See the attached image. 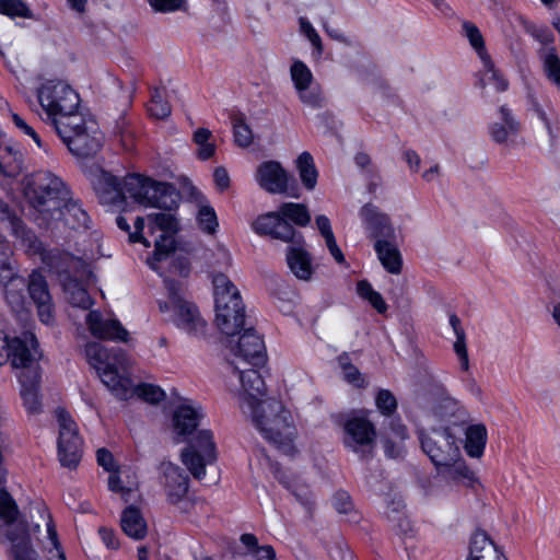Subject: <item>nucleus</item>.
Wrapping results in <instances>:
<instances>
[{"label": "nucleus", "instance_id": "f257e3e1", "mask_svg": "<svg viewBox=\"0 0 560 560\" xmlns=\"http://www.w3.org/2000/svg\"><path fill=\"white\" fill-rule=\"evenodd\" d=\"M84 353L102 383L118 399L127 400L137 395L144 401L158 404L165 398L164 390L156 385L143 383L132 387L131 380L120 373V369L126 364V354L122 349L116 347L107 349L100 342H90L85 346Z\"/></svg>", "mask_w": 560, "mask_h": 560}, {"label": "nucleus", "instance_id": "f03ea898", "mask_svg": "<svg viewBox=\"0 0 560 560\" xmlns=\"http://www.w3.org/2000/svg\"><path fill=\"white\" fill-rule=\"evenodd\" d=\"M70 191L62 179L49 171H38L25 177L24 196L37 212L39 226L49 228L56 212Z\"/></svg>", "mask_w": 560, "mask_h": 560}, {"label": "nucleus", "instance_id": "7ed1b4c3", "mask_svg": "<svg viewBox=\"0 0 560 560\" xmlns=\"http://www.w3.org/2000/svg\"><path fill=\"white\" fill-rule=\"evenodd\" d=\"M261 435L275 444L283 453L293 451V439L295 427L293 418L281 401L275 398H267L260 404V408L249 413Z\"/></svg>", "mask_w": 560, "mask_h": 560}, {"label": "nucleus", "instance_id": "20e7f679", "mask_svg": "<svg viewBox=\"0 0 560 560\" xmlns=\"http://www.w3.org/2000/svg\"><path fill=\"white\" fill-rule=\"evenodd\" d=\"M122 203L128 199L143 207L172 211L178 207L179 194L167 183H160L137 174L127 175L121 182Z\"/></svg>", "mask_w": 560, "mask_h": 560}, {"label": "nucleus", "instance_id": "39448f33", "mask_svg": "<svg viewBox=\"0 0 560 560\" xmlns=\"http://www.w3.org/2000/svg\"><path fill=\"white\" fill-rule=\"evenodd\" d=\"M39 105L47 115L54 129L60 128V122L79 115L80 96L71 85L61 80H46L36 90Z\"/></svg>", "mask_w": 560, "mask_h": 560}, {"label": "nucleus", "instance_id": "423d86ee", "mask_svg": "<svg viewBox=\"0 0 560 560\" xmlns=\"http://www.w3.org/2000/svg\"><path fill=\"white\" fill-rule=\"evenodd\" d=\"M56 132L69 151L79 158L94 156L103 145L98 124L83 114L74 115L67 124L61 121Z\"/></svg>", "mask_w": 560, "mask_h": 560}, {"label": "nucleus", "instance_id": "0eeeda50", "mask_svg": "<svg viewBox=\"0 0 560 560\" xmlns=\"http://www.w3.org/2000/svg\"><path fill=\"white\" fill-rule=\"evenodd\" d=\"M457 433L451 425L442 430L432 425L429 433L423 429L418 430L421 448L438 469H441L442 465L453 464L459 457Z\"/></svg>", "mask_w": 560, "mask_h": 560}, {"label": "nucleus", "instance_id": "6e6552de", "mask_svg": "<svg viewBox=\"0 0 560 560\" xmlns=\"http://www.w3.org/2000/svg\"><path fill=\"white\" fill-rule=\"evenodd\" d=\"M168 302H159L161 312L173 311V323L182 330L192 336L205 332L206 322L200 316L197 306L182 298L173 283H167Z\"/></svg>", "mask_w": 560, "mask_h": 560}, {"label": "nucleus", "instance_id": "1a4fd4ad", "mask_svg": "<svg viewBox=\"0 0 560 560\" xmlns=\"http://www.w3.org/2000/svg\"><path fill=\"white\" fill-rule=\"evenodd\" d=\"M56 416L59 424L58 459L61 466L74 469L82 458L83 440L79 434L77 423L66 410L58 409Z\"/></svg>", "mask_w": 560, "mask_h": 560}, {"label": "nucleus", "instance_id": "9d476101", "mask_svg": "<svg viewBox=\"0 0 560 560\" xmlns=\"http://www.w3.org/2000/svg\"><path fill=\"white\" fill-rule=\"evenodd\" d=\"M180 458L186 468L201 480L206 476V466L217 460L215 444L210 430H200L182 451Z\"/></svg>", "mask_w": 560, "mask_h": 560}, {"label": "nucleus", "instance_id": "9b49d317", "mask_svg": "<svg viewBox=\"0 0 560 560\" xmlns=\"http://www.w3.org/2000/svg\"><path fill=\"white\" fill-rule=\"evenodd\" d=\"M148 230L151 234L155 230L162 233L154 240V252L147 259L149 267L160 273L159 264L166 259L175 249L173 234L177 232V221L172 213H153L148 215Z\"/></svg>", "mask_w": 560, "mask_h": 560}, {"label": "nucleus", "instance_id": "f8f14e48", "mask_svg": "<svg viewBox=\"0 0 560 560\" xmlns=\"http://www.w3.org/2000/svg\"><path fill=\"white\" fill-rule=\"evenodd\" d=\"M255 179L260 188L269 194H288L298 198L294 179L278 161H265L260 163L255 173Z\"/></svg>", "mask_w": 560, "mask_h": 560}, {"label": "nucleus", "instance_id": "ddd939ff", "mask_svg": "<svg viewBox=\"0 0 560 560\" xmlns=\"http://www.w3.org/2000/svg\"><path fill=\"white\" fill-rule=\"evenodd\" d=\"M38 359V343L34 334L26 331L20 337L11 338L9 360L13 368L21 369L20 373L39 370Z\"/></svg>", "mask_w": 560, "mask_h": 560}, {"label": "nucleus", "instance_id": "4468645a", "mask_svg": "<svg viewBox=\"0 0 560 560\" xmlns=\"http://www.w3.org/2000/svg\"><path fill=\"white\" fill-rule=\"evenodd\" d=\"M253 230L259 235L302 245L303 236L278 212H268L258 217L253 223Z\"/></svg>", "mask_w": 560, "mask_h": 560}, {"label": "nucleus", "instance_id": "2eb2a0df", "mask_svg": "<svg viewBox=\"0 0 560 560\" xmlns=\"http://www.w3.org/2000/svg\"><path fill=\"white\" fill-rule=\"evenodd\" d=\"M345 446L358 453L364 448H371L376 439L374 424L364 416H353L343 423Z\"/></svg>", "mask_w": 560, "mask_h": 560}, {"label": "nucleus", "instance_id": "dca6fc26", "mask_svg": "<svg viewBox=\"0 0 560 560\" xmlns=\"http://www.w3.org/2000/svg\"><path fill=\"white\" fill-rule=\"evenodd\" d=\"M359 218L362 222L368 237L375 240H395L396 233L390 218L381 209L369 202L359 210Z\"/></svg>", "mask_w": 560, "mask_h": 560}, {"label": "nucleus", "instance_id": "f3484780", "mask_svg": "<svg viewBox=\"0 0 560 560\" xmlns=\"http://www.w3.org/2000/svg\"><path fill=\"white\" fill-rule=\"evenodd\" d=\"M26 289L36 305L39 320L45 325H52L55 323V306L45 277L34 270L28 277Z\"/></svg>", "mask_w": 560, "mask_h": 560}, {"label": "nucleus", "instance_id": "a211bd4d", "mask_svg": "<svg viewBox=\"0 0 560 560\" xmlns=\"http://www.w3.org/2000/svg\"><path fill=\"white\" fill-rule=\"evenodd\" d=\"M235 372L238 373V377L244 390L241 400V408L244 412L250 413L252 411L260 408V404L266 399H261L265 395V381L257 370L248 369L240 371L238 368H234Z\"/></svg>", "mask_w": 560, "mask_h": 560}, {"label": "nucleus", "instance_id": "6ab92c4d", "mask_svg": "<svg viewBox=\"0 0 560 560\" xmlns=\"http://www.w3.org/2000/svg\"><path fill=\"white\" fill-rule=\"evenodd\" d=\"M86 325L95 338L121 342L128 340L129 334L121 323L116 318L104 319L98 311H91L86 315Z\"/></svg>", "mask_w": 560, "mask_h": 560}, {"label": "nucleus", "instance_id": "aec40b11", "mask_svg": "<svg viewBox=\"0 0 560 560\" xmlns=\"http://www.w3.org/2000/svg\"><path fill=\"white\" fill-rule=\"evenodd\" d=\"M92 184L101 203L108 206L122 205L121 182L116 176L100 170L94 175Z\"/></svg>", "mask_w": 560, "mask_h": 560}, {"label": "nucleus", "instance_id": "412c9836", "mask_svg": "<svg viewBox=\"0 0 560 560\" xmlns=\"http://www.w3.org/2000/svg\"><path fill=\"white\" fill-rule=\"evenodd\" d=\"M235 354L253 365L264 363L266 347L261 336L253 328L246 329L238 339Z\"/></svg>", "mask_w": 560, "mask_h": 560}, {"label": "nucleus", "instance_id": "4be33fe9", "mask_svg": "<svg viewBox=\"0 0 560 560\" xmlns=\"http://www.w3.org/2000/svg\"><path fill=\"white\" fill-rule=\"evenodd\" d=\"M45 259L47 266L58 277L60 283L67 278L77 277L84 267L81 258L59 250L50 252Z\"/></svg>", "mask_w": 560, "mask_h": 560}, {"label": "nucleus", "instance_id": "5701e85b", "mask_svg": "<svg viewBox=\"0 0 560 560\" xmlns=\"http://www.w3.org/2000/svg\"><path fill=\"white\" fill-rule=\"evenodd\" d=\"M212 284L214 290L215 312H221V319L225 317L224 314L228 305H234L237 307L242 304V298L233 284V282L223 273H215L212 278Z\"/></svg>", "mask_w": 560, "mask_h": 560}, {"label": "nucleus", "instance_id": "b1692460", "mask_svg": "<svg viewBox=\"0 0 560 560\" xmlns=\"http://www.w3.org/2000/svg\"><path fill=\"white\" fill-rule=\"evenodd\" d=\"M201 407L191 402L179 405L173 413V428L177 436L190 435L199 425L202 418Z\"/></svg>", "mask_w": 560, "mask_h": 560}, {"label": "nucleus", "instance_id": "393cba45", "mask_svg": "<svg viewBox=\"0 0 560 560\" xmlns=\"http://www.w3.org/2000/svg\"><path fill=\"white\" fill-rule=\"evenodd\" d=\"M464 416L465 411L458 401L450 397L440 400L432 407V417L442 423L440 428H436L438 430L451 425L454 432L463 431Z\"/></svg>", "mask_w": 560, "mask_h": 560}, {"label": "nucleus", "instance_id": "a878e982", "mask_svg": "<svg viewBox=\"0 0 560 560\" xmlns=\"http://www.w3.org/2000/svg\"><path fill=\"white\" fill-rule=\"evenodd\" d=\"M60 219L71 230H88L91 224L90 215L82 208L80 201L72 199L70 195L58 208L54 221Z\"/></svg>", "mask_w": 560, "mask_h": 560}, {"label": "nucleus", "instance_id": "bb28decb", "mask_svg": "<svg viewBox=\"0 0 560 560\" xmlns=\"http://www.w3.org/2000/svg\"><path fill=\"white\" fill-rule=\"evenodd\" d=\"M161 470L164 477V486L170 501L175 503L180 500L188 491V477L180 467L171 462L161 464Z\"/></svg>", "mask_w": 560, "mask_h": 560}, {"label": "nucleus", "instance_id": "cd10ccee", "mask_svg": "<svg viewBox=\"0 0 560 560\" xmlns=\"http://www.w3.org/2000/svg\"><path fill=\"white\" fill-rule=\"evenodd\" d=\"M18 377L21 383V397L25 409L28 413H38L42 409L38 396L40 371L31 370L27 373H20Z\"/></svg>", "mask_w": 560, "mask_h": 560}, {"label": "nucleus", "instance_id": "c85d7f7f", "mask_svg": "<svg viewBox=\"0 0 560 560\" xmlns=\"http://www.w3.org/2000/svg\"><path fill=\"white\" fill-rule=\"evenodd\" d=\"M0 288L7 304L14 313H21L26 308V281L23 277L14 272L11 278L0 281Z\"/></svg>", "mask_w": 560, "mask_h": 560}, {"label": "nucleus", "instance_id": "c756f323", "mask_svg": "<svg viewBox=\"0 0 560 560\" xmlns=\"http://www.w3.org/2000/svg\"><path fill=\"white\" fill-rule=\"evenodd\" d=\"M285 260L290 271L302 281H310L314 273L311 254L301 245H291L287 249Z\"/></svg>", "mask_w": 560, "mask_h": 560}, {"label": "nucleus", "instance_id": "7c9ffc66", "mask_svg": "<svg viewBox=\"0 0 560 560\" xmlns=\"http://www.w3.org/2000/svg\"><path fill=\"white\" fill-rule=\"evenodd\" d=\"M500 121L493 122L489 126L491 139L497 143H505L509 139L517 136L520 131V124L511 114L506 106H501L499 109Z\"/></svg>", "mask_w": 560, "mask_h": 560}, {"label": "nucleus", "instance_id": "2f4dec72", "mask_svg": "<svg viewBox=\"0 0 560 560\" xmlns=\"http://www.w3.org/2000/svg\"><path fill=\"white\" fill-rule=\"evenodd\" d=\"M501 552L485 532L477 530L469 541V555L466 560H497Z\"/></svg>", "mask_w": 560, "mask_h": 560}, {"label": "nucleus", "instance_id": "473e14b6", "mask_svg": "<svg viewBox=\"0 0 560 560\" xmlns=\"http://www.w3.org/2000/svg\"><path fill=\"white\" fill-rule=\"evenodd\" d=\"M394 241L377 240L374 243V249L384 269L389 273L398 275L402 268V258Z\"/></svg>", "mask_w": 560, "mask_h": 560}, {"label": "nucleus", "instance_id": "72a5a7b5", "mask_svg": "<svg viewBox=\"0 0 560 560\" xmlns=\"http://www.w3.org/2000/svg\"><path fill=\"white\" fill-rule=\"evenodd\" d=\"M122 532L135 540H141L147 536L148 525L139 509L126 508L120 516Z\"/></svg>", "mask_w": 560, "mask_h": 560}, {"label": "nucleus", "instance_id": "f704fd0d", "mask_svg": "<svg viewBox=\"0 0 560 560\" xmlns=\"http://www.w3.org/2000/svg\"><path fill=\"white\" fill-rule=\"evenodd\" d=\"M221 312H215V323L219 329L229 336H233L240 331L245 323V307L244 304H240L237 307L234 305H228L224 314L226 315L221 319Z\"/></svg>", "mask_w": 560, "mask_h": 560}, {"label": "nucleus", "instance_id": "c9c22d12", "mask_svg": "<svg viewBox=\"0 0 560 560\" xmlns=\"http://www.w3.org/2000/svg\"><path fill=\"white\" fill-rule=\"evenodd\" d=\"M8 538L12 544L13 560H39L26 529H22L20 533L9 532Z\"/></svg>", "mask_w": 560, "mask_h": 560}, {"label": "nucleus", "instance_id": "e433bc0d", "mask_svg": "<svg viewBox=\"0 0 560 560\" xmlns=\"http://www.w3.org/2000/svg\"><path fill=\"white\" fill-rule=\"evenodd\" d=\"M67 301L74 307L89 310L93 305L89 292L77 277L66 279L61 283Z\"/></svg>", "mask_w": 560, "mask_h": 560}, {"label": "nucleus", "instance_id": "4c0bfd02", "mask_svg": "<svg viewBox=\"0 0 560 560\" xmlns=\"http://www.w3.org/2000/svg\"><path fill=\"white\" fill-rule=\"evenodd\" d=\"M465 451L466 453L474 458H479L486 447L487 443V429L483 424H471L465 429Z\"/></svg>", "mask_w": 560, "mask_h": 560}, {"label": "nucleus", "instance_id": "58836bf2", "mask_svg": "<svg viewBox=\"0 0 560 560\" xmlns=\"http://www.w3.org/2000/svg\"><path fill=\"white\" fill-rule=\"evenodd\" d=\"M295 167L302 185L307 190H314L317 185L318 171L312 154L307 151L302 152L295 160Z\"/></svg>", "mask_w": 560, "mask_h": 560}, {"label": "nucleus", "instance_id": "ea45409f", "mask_svg": "<svg viewBox=\"0 0 560 560\" xmlns=\"http://www.w3.org/2000/svg\"><path fill=\"white\" fill-rule=\"evenodd\" d=\"M23 171V155L10 147L0 145V176L16 177Z\"/></svg>", "mask_w": 560, "mask_h": 560}, {"label": "nucleus", "instance_id": "a19ab883", "mask_svg": "<svg viewBox=\"0 0 560 560\" xmlns=\"http://www.w3.org/2000/svg\"><path fill=\"white\" fill-rule=\"evenodd\" d=\"M463 34L468 39L470 46L477 52L482 65L491 67V57L488 54L485 45L483 36L476 24L469 21H464L462 24Z\"/></svg>", "mask_w": 560, "mask_h": 560}, {"label": "nucleus", "instance_id": "79ce46f5", "mask_svg": "<svg viewBox=\"0 0 560 560\" xmlns=\"http://www.w3.org/2000/svg\"><path fill=\"white\" fill-rule=\"evenodd\" d=\"M544 73L560 90V58L556 47L545 48L540 52Z\"/></svg>", "mask_w": 560, "mask_h": 560}, {"label": "nucleus", "instance_id": "37998d69", "mask_svg": "<svg viewBox=\"0 0 560 560\" xmlns=\"http://www.w3.org/2000/svg\"><path fill=\"white\" fill-rule=\"evenodd\" d=\"M240 539L255 560H277L275 549L270 545L259 546L255 535L243 534Z\"/></svg>", "mask_w": 560, "mask_h": 560}, {"label": "nucleus", "instance_id": "c03bdc74", "mask_svg": "<svg viewBox=\"0 0 560 560\" xmlns=\"http://www.w3.org/2000/svg\"><path fill=\"white\" fill-rule=\"evenodd\" d=\"M277 212L281 214L287 221L290 220L300 226H305L311 221V215L307 211V208L301 203L285 202L279 208Z\"/></svg>", "mask_w": 560, "mask_h": 560}, {"label": "nucleus", "instance_id": "a18cd8bd", "mask_svg": "<svg viewBox=\"0 0 560 560\" xmlns=\"http://www.w3.org/2000/svg\"><path fill=\"white\" fill-rule=\"evenodd\" d=\"M212 132L207 128H198L194 132L192 140L198 145V159L206 161L211 159L215 153V144L210 142Z\"/></svg>", "mask_w": 560, "mask_h": 560}, {"label": "nucleus", "instance_id": "49530a36", "mask_svg": "<svg viewBox=\"0 0 560 560\" xmlns=\"http://www.w3.org/2000/svg\"><path fill=\"white\" fill-rule=\"evenodd\" d=\"M357 292L360 298L366 300L380 314H384L387 311V304L384 301L381 293L375 291L371 283L366 280H361L357 284Z\"/></svg>", "mask_w": 560, "mask_h": 560}, {"label": "nucleus", "instance_id": "de8ad7c7", "mask_svg": "<svg viewBox=\"0 0 560 560\" xmlns=\"http://www.w3.org/2000/svg\"><path fill=\"white\" fill-rule=\"evenodd\" d=\"M149 114L158 119L166 118L171 114V105L165 100V89H154L148 104Z\"/></svg>", "mask_w": 560, "mask_h": 560}, {"label": "nucleus", "instance_id": "09e8293b", "mask_svg": "<svg viewBox=\"0 0 560 560\" xmlns=\"http://www.w3.org/2000/svg\"><path fill=\"white\" fill-rule=\"evenodd\" d=\"M232 125L235 143L241 148L249 147L254 137L250 127L245 121V116L243 114L234 115Z\"/></svg>", "mask_w": 560, "mask_h": 560}, {"label": "nucleus", "instance_id": "8fccbe9b", "mask_svg": "<svg viewBox=\"0 0 560 560\" xmlns=\"http://www.w3.org/2000/svg\"><path fill=\"white\" fill-rule=\"evenodd\" d=\"M117 226L129 234V241L131 243H142L145 247H150V242L143 236L144 219L137 217L133 222L135 231H130V225L127 219L122 215L116 218Z\"/></svg>", "mask_w": 560, "mask_h": 560}, {"label": "nucleus", "instance_id": "3c124183", "mask_svg": "<svg viewBox=\"0 0 560 560\" xmlns=\"http://www.w3.org/2000/svg\"><path fill=\"white\" fill-rule=\"evenodd\" d=\"M338 363L342 370V375L345 381H347L349 384L358 387L363 388L366 386V382L360 371L357 366H354L350 358L347 353H342L338 357Z\"/></svg>", "mask_w": 560, "mask_h": 560}, {"label": "nucleus", "instance_id": "603ef678", "mask_svg": "<svg viewBox=\"0 0 560 560\" xmlns=\"http://www.w3.org/2000/svg\"><path fill=\"white\" fill-rule=\"evenodd\" d=\"M18 515L16 502L5 489H0V518L10 525L16 521Z\"/></svg>", "mask_w": 560, "mask_h": 560}, {"label": "nucleus", "instance_id": "864d4df0", "mask_svg": "<svg viewBox=\"0 0 560 560\" xmlns=\"http://www.w3.org/2000/svg\"><path fill=\"white\" fill-rule=\"evenodd\" d=\"M290 73L296 91L310 88L313 82V74L303 61H294L291 66Z\"/></svg>", "mask_w": 560, "mask_h": 560}, {"label": "nucleus", "instance_id": "5fc2aeb1", "mask_svg": "<svg viewBox=\"0 0 560 560\" xmlns=\"http://www.w3.org/2000/svg\"><path fill=\"white\" fill-rule=\"evenodd\" d=\"M0 14L14 18H32V11L21 0H0Z\"/></svg>", "mask_w": 560, "mask_h": 560}, {"label": "nucleus", "instance_id": "6e6d98bb", "mask_svg": "<svg viewBox=\"0 0 560 560\" xmlns=\"http://www.w3.org/2000/svg\"><path fill=\"white\" fill-rule=\"evenodd\" d=\"M439 472L447 475L454 480L467 479L471 480L474 477L472 471L467 467L465 462L459 456L453 464L442 465Z\"/></svg>", "mask_w": 560, "mask_h": 560}, {"label": "nucleus", "instance_id": "4d7b16f0", "mask_svg": "<svg viewBox=\"0 0 560 560\" xmlns=\"http://www.w3.org/2000/svg\"><path fill=\"white\" fill-rule=\"evenodd\" d=\"M301 102L312 108H320L324 106L325 97L318 85H310L303 90L296 91Z\"/></svg>", "mask_w": 560, "mask_h": 560}, {"label": "nucleus", "instance_id": "13d9d810", "mask_svg": "<svg viewBox=\"0 0 560 560\" xmlns=\"http://www.w3.org/2000/svg\"><path fill=\"white\" fill-rule=\"evenodd\" d=\"M375 405L381 415L390 417L397 410V400L388 389H380L375 397Z\"/></svg>", "mask_w": 560, "mask_h": 560}, {"label": "nucleus", "instance_id": "bf43d9fd", "mask_svg": "<svg viewBox=\"0 0 560 560\" xmlns=\"http://www.w3.org/2000/svg\"><path fill=\"white\" fill-rule=\"evenodd\" d=\"M277 479L285 487L288 488L292 494L295 497V499L307 510H312L314 505L313 494L310 491V489L305 486H296L292 487L282 476L276 475Z\"/></svg>", "mask_w": 560, "mask_h": 560}, {"label": "nucleus", "instance_id": "052dcab7", "mask_svg": "<svg viewBox=\"0 0 560 560\" xmlns=\"http://www.w3.org/2000/svg\"><path fill=\"white\" fill-rule=\"evenodd\" d=\"M198 224L200 229L209 234H213L219 225L215 211L210 206H201L198 211Z\"/></svg>", "mask_w": 560, "mask_h": 560}, {"label": "nucleus", "instance_id": "680f3d73", "mask_svg": "<svg viewBox=\"0 0 560 560\" xmlns=\"http://www.w3.org/2000/svg\"><path fill=\"white\" fill-rule=\"evenodd\" d=\"M16 272L11 262V249L8 242L0 240V281L11 278Z\"/></svg>", "mask_w": 560, "mask_h": 560}, {"label": "nucleus", "instance_id": "e2e57ef3", "mask_svg": "<svg viewBox=\"0 0 560 560\" xmlns=\"http://www.w3.org/2000/svg\"><path fill=\"white\" fill-rule=\"evenodd\" d=\"M299 22L302 34L310 40L314 47L315 54L320 56L324 50L320 36L306 18H300Z\"/></svg>", "mask_w": 560, "mask_h": 560}, {"label": "nucleus", "instance_id": "0e129e2a", "mask_svg": "<svg viewBox=\"0 0 560 560\" xmlns=\"http://www.w3.org/2000/svg\"><path fill=\"white\" fill-rule=\"evenodd\" d=\"M387 518L398 533L407 535L411 530L410 522L402 511L393 509L387 513Z\"/></svg>", "mask_w": 560, "mask_h": 560}, {"label": "nucleus", "instance_id": "69168bd1", "mask_svg": "<svg viewBox=\"0 0 560 560\" xmlns=\"http://www.w3.org/2000/svg\"><path fill=\"white\" fill-rule=\"evenodd\" d=\"M486 70L487 80L493 82L495 84V89L498 92H504L509 88L508 80L502 75V73L495 69L493 61L491 60V67L483 65Z\"/></svg>", "mask_w": 560, "mask_h": 560}, {"label": "nucleus", "instance_id": "338daca9", "mask_svg": "<svg viewBox=\"0 0 560 560\" xmlns=\"http://www.w3.org/2000/svg\"><path fill=\"white\" fill-rule=\"evenodd\" d=\"M332 504L339 513L347 514L352 510L350 495L346 491H337L334 495Z\"/></svg>", "mask_w": 560, "mask_h": 560}, {"label": "nucleus", "instance_id": "774afa93", "mask_svg": "<svg viewBox=\"0 0 560 560\" xmlns=\"http://www.w3.org/2000/svg\"><path fill=\"white\" fill-rule=\"evenodd\" d=\"M329 556L332 560H352L351 550L348 545L342 541H337L330 547Z\"/></svg>", "mask_w": 560, "mask_h": 560}]
</instances>
